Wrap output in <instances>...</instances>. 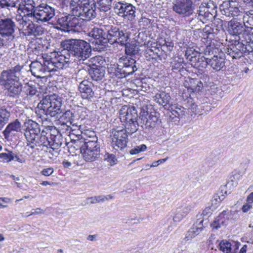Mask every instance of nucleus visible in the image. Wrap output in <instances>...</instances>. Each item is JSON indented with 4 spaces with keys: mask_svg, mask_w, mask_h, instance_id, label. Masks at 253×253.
<instances>
[{
    "mask_svg": "<svg viewBox=\"0 0 253 253\" xmlns=\"http://www.w3.org/2000/svg\"><path fill=\"white\" fill-rule=\"evenodd\" d=\"M24 136L27 146L34 149L41 146L58 149L62 145L63 138L61 135H53L44 131L41 132L40 125L31 119L24 123Z\"/></svg>",
    "mask_w": 253,
    "mask_h": 253,
    "instance_id": "f257e3e1",
    "label": "nucleus"
},
{
    "mask_svg": "<svg viewBox=\"0 0 253 253\" xmlns=\"http://www.w3.org/2000/svg\"><path fill=\"white\" fill-rule=\"evenodd\" d=\"M61 45L63 48L61 54H57L59 58H63L62 64L64 68L68 67L76 58L79 61H85L91 55V46L84 40L72 39L62 42Z\"/></svg>",
    "mask_w": 253,
    "mask_h": 253,
    "instance_id": "f03ea898",
    "label": "nucleus"
},
{
    "mask_svg": "<svg viewBox=\"0 0 253 253\" xmlns=\"http://www.w3.org/2000/svg\"><path fill=\"white\" fill-rule=\"evenodd\" d=\"M112 0H71V12L83 20L90 21L97 16L96 10L104 12L111 9Z\"/></svg>",
    "mask_w": 253,
    "mask_h": 253,
    "instance_id": "7ed1b4c3",
    "label": "nucleus"
},
{
    "mask_svg": "<svg viewBox=\"0 0 253 253\" xmlns=\"http://www.w3.org/2000/svg\"><path fill=\"white\" fill-rule=\"evenodd\" d=\"M24 65L17 64L6 70H3L0 75V84L7 90V95L18 98L22 91L21 80L25 77L26 71Z\"/></svg>",
    "mask_w": 253,
    "mask_h": 253,
    "instance_id": "20e7f679",
    "label": "nucleus"
},
{
    "mask_svg": "<svg viewBox=\"0 0 253 253\" xmlns=\"http://www.w3.org/2000/svg\"><path fill=\"white\" fill-rule=\"evenodd\" d=\"M42 61L35 60L30 65V70L32 75L37 78H43L48 75L47 74L63 69L62 64L63 58H59L57 54L54 57L42 56Z\"/></svg>",
    "mask_w": 253,
    "mask_h": 253,
    "instance_id": "39448f33",
    "label": "nucleus"
},
{
    "mask_svg": "<svg viewBox=\"0 0 253 253\" xmlns=\"http://www.w3.org/2000/svg\"><path fill=\"white\" fill-rule=\"evenodd\" d=\"M89 139L79 140L76 143L81 145L80 151L84 159L87 162L96 161L100 157V147L94 132H92Z\"/></svg>",
    "mask_w": 253,
    "mask_h": 253,
    "instance_id": "423d86ee",
    "label": "nucleus"
},
{
    "mask_svg": "<svg viewBox=\"0 0 253 253\" xmlns=\"http://www.w3.org/2000/svg\"><path fill=\"white\" fill-rule=\"evenodd\" d=\"M62 105L61 99L57 97L55 94L53 95H46L39 102L37 107L41 112L46 116L51 117H58V115L61 113V107Z\"/></svg>",
    "mask_w": 253,
    "mask_h": 253,
    "instance_id": "0eeeda50",
    "label": "nucleus"
},
{
    "mask_svg": "<svg viewBox=\"0 0 253 253\" xmlns=\"http://www.w3.org/2000/svg\"><path fill=\"white\" fill-rule=\"evenodd\" d=\"M139 67V64L134 59L123 56L119 58L114 73L119 78H125L136 72Z\"/></svg>",
    "mask_w": 253,
    "mask_h": 253,
    "instance_id": "6e6552de",
    "label": "nucleus"
},
{
    "mask_svg": "<svg viewBox=\"0 0 253 253\" xmlns=\"http://www.w3.org/2000/svg\"><path fill=\"white\" fill-rule=\"evenodd\" d=\"M228 31L229 33L234 37V39L241 41L253 40V36L249 33L241 19L233 18L228 23Z\"/></svg>",
    "mask_w": 253,
    "mask_h": 253,
    "instance_id": "1a4fd4ad",
    "label": "nucleus"
},
{
    "mask_svg": "<svg viewBox=\"0 0 253 253\" xmlns=\"http://www.w3.org/2000/svg\"><path fill=\"white\" fill-rule=\"evenodd\" d=\"M252 51H253V39L246 41L234 39V42L227 48L226 53L233 59H237Z\"/></svg>",
    "mask_w": 253,
    "mask_h": 253,
    "instance_id": "9d476101",
    "label": "nucleus"
},
{
    "mask_svg": "<svg viewBox=\"0 0 253 253\" xmlns=\"http://www.w3.org/2000/svg\"><path fill=\"white\" fill-rule=\"evenodd\" d=\"M30 14L33 15V20L37 22H45L54 16L55 9L46 3H42L37 6L35 11Z\"/></svg>",
    "mask_w": 253,
    "mask_h": 253,
    "instance_id": "9b49d317",
    "label": "nucleus"
},
{
    "mask_svg": "<svg viewBox=\"0 0 253 253\" xmlns=\"http://www.w3.org/2000/svg\"><path fill=\"white\" fill-rule=\"evenodd\" d=\"M129 34L126 31L120 30L116 27H111L106 33L104 41V44L110 43L112 44L117 42L121 45L124 44L129 39Z\"/></svg>",
    "mask_w": 253,
    "mask_h": 253,
    "instance_id": "f8f14e48",
    "label": "nucleus"
},
{
    "mask_svg": "<svg viewBox=\"0 0 253 253\" xmlns=\"http://www.w3.org/2000/svg\"><path fill=\"white\" fill-rule=\"evenodd\" d=\"M138 123L143 129L152 130L157 127L161 123L160 119L156 113H149L148 111H141L139 113Z\"/></svg>",
    "mask_w": 253,
    "mask_h": 253,
    "instance_id": "ddd939ff",
    "label": "nucleus"
},
{
    "mask_svg": "<svg viewBox=\"0 0 253 253\" xmlns=\"http://www.w3.org/2000/svg\"><path fill=\"white\" fill-rule=\"evenodd\" d=\"M114 8L115 12L125 19L132 21L136 16L135 7L125 1L116 2Z\"/></svg>",
    "mask_w": 253,
    "mask_h": 253,
    "instance_id": "4468645a",
    "label": "nucleus"
},
{
    "mask_svg": "<svg viewBox=\"0 0 253 253\" xmlns=\"http://www.w3.org/2000/svg\"><path fill=\"white\" fill-rule=\"evenodd\" d=\"M112 145L116 150L124 149L127 145L128 135L126 130L117 128L112 131Z\"/></svg>",
    "mask_w": 253,
    "mask_h": 253,
    "instance_id": "2eb2a0df",
    "label": "nucleus"
},
{
    "mask_svg": "<svg viewBox=\"0 0 253 253\" xmlns=\"http://www.w3.org/2000/svg\"><path fill=\"white\" fill-rule=\"evenodd\" d=\"M238 4L233 0H225L220 4L219 9L222 14L227 17L238 18L242 13L237 7Z\"/></svg>",
    "mask_w": 253,
    "mask_h": 253,
    "instance_id": "dca6fc26",
    "label": "nucleus"
},
{
    "mask_svg": "<svg viewBox=\"0 0 253 253\" xmlns=\"http://www.w3.org/2000/svg\"><path fill=\"white\" fill-rule=\"evenodd\" d=\"M15 24L10 18L0 20V36L7 40H12L14 36Z\"/></svg>",
    "mask_w": 253,
    "mask_h": 253,
    "instance_id": "f3484780",
    "label": "nucleus"
},
{
    "mask_svg": "<svg viewBox=\"0 0 253 253\" xmlns=\"http://www.w3.org/2000/svg\"><path fill=\"white\" fill-rule=\"evenodd\" d=\"M191 0H176L172 6L173 10L182 17H187L193 13Z\"/></svg>",
    "mask_w": 253,
    "mask_h": 253,
    "instance_id": "a211bd4d",
    "label": "nucleus"
},
{
    "mask_svg": "<svg viewBox=\"0 0 253 253\" xmlns=\"http://www.w3.org/2000/svg\"><path fill=\"white\" fill-rule=\"evenodd\" d=\"M22 124L18 119L9 123L2 131L4 138L7 141L12 140L17 136L18 132H21Z\"/></svg>",
    "mask_w": 253,
    "mask_h": 253,
    "instance_id": "6ab92c4d",
    "label": "nucleus"
},
{
    "mask_svg": "<svg viewBox=\"0 0 253 253\" xmlns=\"http://www.w3.org/2000/svg\"><path fill=\"white\" fill-rule=\"evenodd\" d=\"M120 119L122 123L133 122L139 118L137 111L133 107H128L126 105H124L119 111Z\"/></svg>",
    "mask_w": 253,
    "mask_h": 253,
    "instance_id": "aec40b11",
    "label": "nucleus"
},
{
    "mask_svg": "<svg viewBox=\"0 0 253 253\" xmlns=\"http://www.w3.org/2000/svg\"><path fill=\"white\" fill-rule=\"evenodd\" d=\"M36 7V3L33 0H22L19 4L18 9L26 13L22 18L21 24L23 26L27 24V22L24 19H26L27 17L32 18L33 15H31L30 14L35 11Z\"/></svg>",
    "mask_w": 253,
    "mask_h": 253,
    "instance_id": "412c9836",
    "label": "nucleus"
},
{
    "mask_svg": "<svg viewBox=\"0 0 253 253\" xmlns=\"http://www.w3.org/2000/svg\"><path fill=\"white\" fill-rule=\"evenodd\" d=\"M87 35L92 39L89 40L92 43L98 45H104L106 32L100 28L93 27L88 32Z\"/></svg>",
    "mask_w": 253,
    "mask_h": 253,
    "instance_id": "4be33fe9",
    "label": "nucleus"
},
{
    "mask_svg": "<svg viewBox=\"0 0 253 253\" xmlns=\"http://www.w3.org/2000/svg\"><path fill=\"white\" fill-rule=\"evenodd\" d=\"M93 84L87 80H84L80 83L78 89L82 98L89 100L93 97Z\"/></svg>",
    "mask_w": 253,
    "mask_h": 253,
    "instance_id": "5701e85b",
    "label": "nucleus"
},
{
    "mask_svg": "<svg viewBox=\"0 0 253 253\" xmlns=\"http://www.w3.org/2000/svg\"><path fill=\"white\" fill-rule=\"evenodd\" d=\"M187 113V109L181 106H173L171 108L169 122L172 124H177L180 119L182 118Z\"/></svg>",
    "mask_w": 253,
    "mask_h": 253,
    "instance_id": "b1692460",
    "label": "nucleus"
},
{
    "mask_svg": "<svg viewBox=\"0 0 253 253\" xmlns=\"http://www.w3.org/2000/svg\"><path fill=\"white\" fill-rule=\"evenodd\" d=\"M209 65L215 71H220L225 66V57L223 53L213 55L209 59Z\"/></svg>",
    "mask_w": 253,
    "mask_h": 253,
    "instance_id": "393cba45",
    "label": "nucleus"
},
{
    "mask_svg": "<svg viewBox=\"0 0 253 253\" xmlns=\"http://www.w3.org/2000/svg\"><path fill=\"white\" fill-rule=\"evenodd\" d=\"M88 72L93 81L99 82L104 77L105 67L103 66L96 65L88 69Z\"/></svg>",
    "mask_w": 253,
    "mask_h": 253,
    "instance_id": "a878e982",
    "label": "nucleus"
},
{
    "mask_svg": "<svg viewBox=\"0 0 253 253\" xmlns=\"http://www.w3.org/2000/svg\"><path fill=\"white\" fill-rule=\"evenodd\" d=\"M209 57H205L202 53H199L191 60V64L195 68L202 70L209 65Z\"/></svg>",
    "mask_w": 253,
    "mask_h": 253,
    "instance_id": "bb28decb",
    "label": "nucleus"
},
{
    "mask_svg": "<svg viewBox=\"0 0 253 253\" xmlns=\"http://www.w3.org/2000/svg\"><path fill=\"white\" fill-rule=\"evenodd\" d=\"M43 28L40 25L35 24L31 22L25 29V35L28 36L37 37L43 34Z\"/></svg>",
    "mask_w": 253,
    "mask_h": 253,
    "instance_id": "cd10ccee",
    "label": "nucleus"
},
{
    "mask_svg": "<svg viewBox=\"0 0 253 253\" xmlns=\"http://www.w3.org/2000/svg\"><path fill=\"white\" fill-rule=\"evenodd\" d=\"M229 212L226 211L221 212L211 224V227L212 229L217 230L221 226L226 225L229 219Z\"/></svg>",
    "mask_w": 253,
    "mask_h": 253,
    "instance_id": "c85d7f7f",
    "label": "nucleus"
},
{
    "mask_svg": "<svg viewBox=\"0 0 253 253\" xmlns=\"http://www.w3.org/2000/svg\"><path fill=\"white\" fill-rule=\"evenodd\" d=\"M72 15H71V19L69 22V29L67 31H73L76 32H80L83 29V22L79 19L76 17L78 16L75 15L72 12Z\"/></svg>",
    "mask_w": 253,
    "mask_h": 253,
    "instance_id": "c756f323",
    "label": "nucleus"
},
{
    "mask_svg": "<svg viewBox=\"0 0 253 253\" xmlns=\"http://www.w3.org/2000/svg\"><path fill=\"white\" fill-rule=\"evenodd\" d=\"M11 116L10 108L5 105L0 107V130L8 123Z\"/></svg>",
    "mask_w": 253,
    "mask_h": 253,
    "instance_id": "7c9ffc66",
    "label": "nucleus"
},
{
    "mask_svg": "<svg viewBox=\"0 0 253 253\" xmlns=\"http://www.w3.org/2000/svg\"><path fill=\"white\" fill-rule=\"evenodd\" d=\"M192 208L193 207L191 205H186L178 208L176 210V213L173 216V221L176 222L180 221L190 212Z\"/></svg>",
    "mask_w": 253,
    "mask_h": 253,
    "instance_id": "2f4dec72",
    "label": "nucleus"
},
{
    "mask_svg": "<svg viewBox=\"0 0 253 253\" xmlns=\"http://www.w3.org/2000/svg\"><path fill=\"white\" fill-rule=\"evenodd\" d=\"M242 22L245 24L247 30L253 29V10H249L246 12H242L240 15Z\"/></svg>",
    "mask_w": 253,
    "mask_h": 253,
    "instance_id": "473e14b6",
    "label": "nucleus"
},
{
    "mask_svg": "<svg viewBox=\"0 0 253 253\" xmlns=\"http://www.w3.org/2000/svg\"><path fill=\"white\" fill-rule=\"evenodd\" d=\"M197 14L204 23H206L208 21H212L214 18L213 14H211L210 12L208 11L206 6H204L202 4L199 7Z\"/></svg>",
    "mask_w": 253,
    "mask_h": 253,
    "instance_id": "72a5a7b5",
    "label": "nucleus"
},
{
    "mask_svg": "<svg viewBox=\"0 0 253 253\" xmlns=\"http://www.w3.org/2000/svg\"><path fill=\"white\" fill-rule=\"evenodd\" d=\"M154 100L163 107L169 104L171 97L169 93L165 91L157 93L154 97Z\"/></svg>",
    "mask_w": 253,
    "mask_h": 253,
    "instance_id": "f704fd0d",
    "label": "nucleus"
},
{
    "mask_svg": "<svg viewBox=\"0 0 253 253\" xmlns=\"http://www.w3.org/2000/svg\"><path fill=\"white\" fill-rule=\"evenodd\" d=\"M187 90L192 92H198L203 87V83L198 79H191L189 80L188 83V86L185 85Z\"/></svg>",
    "mask_w": 253,
    "mask_h": 253,
    "instance_id": "c9c22d12",
    "label": "nucleus"
},
{
    "mask_svg": "<svg viewBox=\"0 0 253 253\" xmlns=\"http://www.w3.org/2000/svg\"><path fill=\"white\" fill-rule=\"evenodd\" d=\"M71 19V15H64L58 18L57 23L60 27L57 26L56 28L57 29H60L62 31H67L69 29V22Z\"/></svg>",
    "mask_w": 253,
    "mask_h": 253,
    "instance_id": "e433bc0d",
    "label": "nucleus"
},
{
    "mask_svg": "<svg viewBox=\"0 0 253 253\" xmlns=\"http://www.w3.org/2000/svg\"><path fill=\"white\" fill-rule=\"evenodd\" d=\"M74 115L70 110L65 111L60 117V121L63 124H67L69 123L73 126L75 125L74 121Z\"/></svg>",
    "mask_w": 253,
    "mask_h": 253,
    "instance_id": "4c0bfd02",
    "label": "nucleus"
},
{
    "mask_svg": "<svg viewBox=\"0 0 253 253\" xmlns=\"http://www.w3.org/2000/svg\"><path fill=\"white\" fill-rule=\"evenodd\" d=\"M37 86L36 83L32 81L26 83L24 86L26 94L31 96L36 95L38 92Z\"/></svg>",
    "mask_w": 253,
    "mask_h": 253,
    "instance_id": "58836bf2",
    "label": "nucleus"
},
{
    "mask_svg": "<svg viewBox=\"0 0 253 253\" xmlns=\"http://www.w3.org/2000/svg\"><path fill=\"white\" fill-rule=\"evenodd\" d=\"M138 119L136 121L130 122H126L125 125V129L126 130V133L127 134H132L135 132L138 129V126H140V124L138 123Z\"/></svg>",
    "mask_w": 253,
    "mask_h": 253,
    "instance_id": "ea45409f",
    "label": "nucleus"
},
{
    "mask_svg": "<svg viewBox=\"0 0 253 253\" xmlns=\"http://www.w3.org/2000/svg\"><path fill=\"white\" fill-rule=\"evenodd\" d=\"M123 45H125V52L127 55H135L139 51V45L136 43H129L126 42Z\"/></svg>",
    "mask_w": 253,
    "mask_h": 253,
    "instance_id": "a19ab883",
    "label": "nucleus"
},
{
    "mask_svg": "<svg viewBox=\"0 0 253 253\" xmlns=\"http://www.w3.org/2000/svg\"><path fill=\"white\" fill-rule=\"evenodd\" d=\"M188 21L189 26L192 29H195L196 30H199L204 24L201 18H200L198 15L196 14Z\"/></svg>",
    "mask_w": 253,
    "mask_h": 253,
    "instance_id": "79ce46f5",
    "label": "nucleus"
},
{
    "mask_svg": "<svg viewBox=\"0 0 253 253\" xmlns=\"http://www.w3.org/2000/svg\"><path fill=\"white\" fill-rule=\"evenodd\" d=\"M184 59L182 57H176L171 63L172 70L173 72L180 71L184 68Z\"/></svg>",
    "mask_w": 253,
    "mask_h": 253,
    "instance_id": "37998d69",
    "label": "nucleus"
},
{
    "mask_svg": "<svg viewBox=\"0 0 253 253\" xmlns=\"http://www.w3.org/2000/svg\"><path fill=\"white\" fill-rule=\"evenodd\" d=\"M202 35L205 39H207L208 41L211 42L214 38V34L213 33V29L210 26L206 25L203 29Z\"/></svg>",
    "mask_w": 253,
    "mask_h": 253,
    "instance_id": "c03bdc74",
    "label": "nucleus"
},
{
    "mask_svg": "<svg viewBox=\"0 0 253 253\" xmlns=\"http://www.w3.org/2000/svg\"><path fill=\"white\" fill-rule=\"evenodd\" d=\"M19 0H0V6L2 8L10 9L11 8L16 7Z\"/></svg>",
    "mask_w": 253,
    "mask_h": 253,
    "instance_id": "a18cd8bd",
    "label": "nucleus"
},
{
    "mask_svg": "<svg viewBox=\"0 0 253 253\" xmlns=\"http://www.w3.org/2000/svg\"><path fill=\"white\" fill-rule=\"evenodd\" d=\"M219 249L224 253H231L232 244L226 240H222L219 244Z\"/></svg>",
    "mask_w": 253,
    "mask_h": 253,
    "instance_id": "49530a36",
    "label": "nucleus"
},
{
    "mask_svg": "<svg viewBox=\"0 0 253 253\" xmlns=\"http://www.w3.org/2000/svg\"><path fill=\"white\" fill-rule=\"evenodd\" d=\"M186 107H187L186 108L187 111H191V113L197 114L199 113L198 106L193 102V100L191 98L188 99Z\"/></svg>",
    "mask_w": 253,
    "mask_h": 253,
    "instance_id": "de8ad7c7",
    "label": "nucleus"
},
{
    "mask_svg": "<svg viewBox=\"0 0 253 253\" xmlns=\"http://www.w3.org/2000/svg\"><path fill=\"white\" fill-rule=\"evenodd\" d=\"M203 5H206V8L208 9V11L210 12V13H212L213 17L215 18L217 13V5L213 1L210 0L208 3H202Z\"/></svg>",
    "mask_w": 253,
    "mask_h": 253,
    "instance_id": "09e8293b",
    "label": "nucleus"
},
{
    "mask_svg": "<svg viewBox=\"0 0 253 253\" xmlns=\"http://www.w3.org/2000/svg\"><path fill=\"white\" fill-rule=\"evenodd\" d=\"M101 57L100 56H95L89 60H85V61H83V64H85L87 66V70H88V68H92V67L96 66L95 65L96 62H99V60L100 59Z\"/></svg>",
    "mask_w": 253,
    "mask_h": 253,
    "instance_id": "8fccbe9b",
    "label": "nucleus"
},
{
    "mask_svg": "<svg viewBox=\"0 0 253 253\" xmlns=\"http://www.w3.org/2000/svg\"><path fill=\"white\" fill-rule=\"evenodd\" d=\"M13 160L12 152H8L7 153H0V161L3 163H8Z\"/></svg>",
    "mask_w": 253,
    "mask_h": 253,
    "instance_id": "3c124183",
    "label": "nucleus"
},
{
    "mask_svg": "<svg viewBox=\"0 0 253 253\" xmlns=\"http://www.w3.org/2000/svg\"><path fill=\"white\" fill-rule=\"evenodd\" d=\"M200 233L199 230H197L196 228L193 226L187 232L184 238L185 241H188L195 237L196 235Z\"/></svg>",
    "mask_w": 253,
    "mask_h": 253,
    "instance_id": "603ef678",
    "label": "nucleus"
},
{
    "mask_svg": "<svg viewBox=\"0 0 253 253\" xmlns=\"http://www.w3.org/2000/svg\"><path fill=\"white\" fill-rule=\"evenodd\" d=\"M147 149V147L145 144H142L139 146H136L134 148L132 149L130 151V154L131 155H134L138 154L141 152L145 151Z\"/></svg>",
    "mask_w": 253,
    "mask_h": 253,
    "instance_id": "864d4df0",
    "label": "nucleus"
},
{
    "mask_svg": "<svg viewBox=\"0 0 253 253\" xmlns=\"http://www.w3.org/2000/svg\"><path fill=\"white\" fill-rule=\"evenodd\" d=\"M199 52L196 51L195 50L191 49H187L185 51V56L187 59H188L191 63V60L193 58L197 55Z\"/></svg>",
    "mask_w": 253,
    "mask_h": 253,
    "instance_id": "5fc2aeb1",
    "label": "nucleus"
},
{
    "mask_svg": "<svg viewBox=\"0 0 253 253\" xmlns=\"http://www.w3.org/2000/svg\"><path fill=\"white\" fill-rule=\"evenodd\" d=\"M54 171V169L52 168L49 167L43 169L41 173L44 176H48L51 175Z\"/></svg>",
    "mask_w": 253,
    "mask_h": 253,
    "instance_id": "6e6d98bb",
    "label": "nucleus"
},
{
    "mask_svg": "<svg viewBox=\"0 0 253 253\" xmlns=\"http://www.w3.org/2000/svg\"><path fill=\"white\" fill-rule=\"evenodd\" d=\"M204 219L200 220L198 219L196 222V224H194L193 226L196 228L197 230H199V232L200 233L203 228V223Z\"/></svg>",
    "mask_w": 253,
    "mask_h": 253,
    "instance_id": "4d7b16f0",
    "label": "nucleus"
},
{
    "mask_svg": "<svg viewBox=\"0 0 253 253\" xmlns=\"http://www.w3.org/2000/svg\"><path fill=\"white\" fill-rule=\"evenodd\" d=\"M205 57H208L211 58L213 55V52L212 51L211 47H209L208 45L206 46V48L204 49V55Z\"/></svg>",
    "mask_w": 253,
    "mask_h": 253,
    "instance_id": "13d9d810",
    "label": "nucleus"
},
{
    "mask_svg": "<svg viewBox=\"0 0 253 253\" xmlns=\"http://www.w3.org/2000/svg\"><path fill=\"white\" fill-rule=\"evenodd\" d=\"M212 213V210L210 207L206 208L203 211L202 215L204 218L209 217Z\"/></svg>",
    "mask_w": 253,
    "mask_h": 253,
    "instance_id": "bf43d9fd",
    "label": "nucleus"
},
{
    "mask_svg": "<svg viewBox=\"0 0 253 253\" xmlns=\"http://www.w3.org/2000/svg\"><path fill=\"white\" fill-rule=\"evenodd\" d=\"M96 198L97 203H99L100 202H104L105 200H108L109 199H112V197L111 195H109L106 196H96Z\"/></svg>",
    "mask_w": 253,
    "mask_h": 253,
    "instance_id": "052dcab7",
    "label": "nucleus"
},
{
    "mask_svg": "<svg viewBox=\"0 0 253 253\" xmlns=\"http://www.w3.org/2000/svg\"><path fill=\"white\" fill-rule=\"evenodd\" d=\"M232 251L231 253H237V250L239 249L240 243L238 242H232Z\"/></svg>",
    "mask_w": 253,
    "mask_h": 253,
    "instance_id": "680f3d73",
    "label": "nucleus"
},
{
    "mask_svg": "<svg viewBox=\"0 0 253 253\" xmlns=\"http://www.w3.org/2000/svg\"><path fill=\"white\" fill-rule=\"evenodd\" d=\"M213 19V24L217 26V29H221L223 26V21L219 18L215 19L214 18Z\"/></svg>",
    "mask_w": 253,
    "mask_h": 253,
    "instance_id": "e2e57ef3",
    "label": "nucleus"
},
{
    "mask_svg": "<svg viewBox=\"0 0 253 253\" xmlns=\"http://www.w3.org/2000/svg\"><path fill=\"white\" fill-rule=\"evenodd\" d=\"M219 194H215L213 197L212 198V199L211 200V204L213 205H217L218 203H219L221 202V201L219 200Z\"/></svg>",
    "mask_w": 253,
    "mask_h": 253,
    "instance_id": "0e129e2a",
    "label": "nucleus"
},
{
    "mask_svg": "<svg viewBox=\"0 0 253 253\" xmlns=\"http://www.w3.org/2000/svg\"><path fill=\"white\" fill-rule=\"evenodd\" d=\"M33 211H32L30 214L28 215V216H29L30 215H36V214H43L44 213V211L41 209V208H37L35 210H33Z\"/></svg>",
    "mask_w": 253,
    "mask_h": 253,
    "instance_id": "69168bd1",
    "label": "nucleus"
},
{
    "mask_svg": "<svg viewBox=\"0 0 253 253\" xmlns=\"http://www.w3.org/2000/svg\"><path fill=\"white\" fill-rule=\"evenodd\" d=\"M107 158H105V159H108V161H110L111 163L115 164L116 161L117 160L115 158L114 155L112 154H107Z\"/></svg>",
    "mask_w": 253,
    "mask_h": 253,
    "instance_id": "338daca9",
    "label": "nucleus"
},
{
    "mask_svg": "<svg viewBox=\"0 0 253 253\" xmlns=\"http://www.w3.org/2000/svg\"><path fill=\"white\" fill-rule=\"evenodd\" d=\"M85 203L87 204L97 203L96 196L87 198Z\"/></svg>",
    "mask_w": 253,
    "mask_h": 253,
    "instance_id": "774afa93",
    "label": "nucleus"
}]
</instances>
